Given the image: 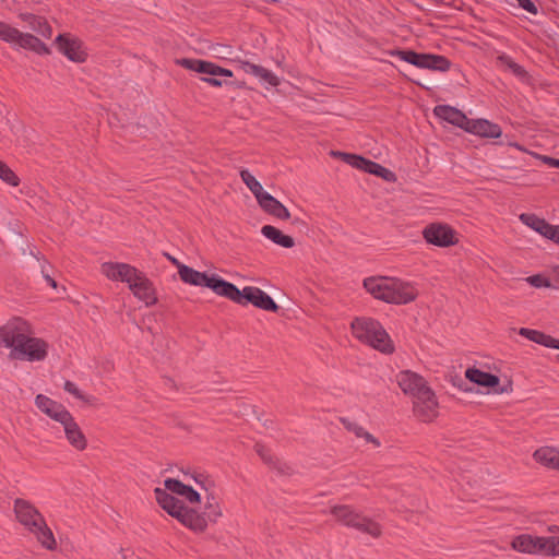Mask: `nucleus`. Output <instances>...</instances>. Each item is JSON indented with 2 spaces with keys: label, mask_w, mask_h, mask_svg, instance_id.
I'll return each mask as SVG.
<instances>
[{
  "label": "nucleus",
  "mask_w": 559,
  "mask_h": 559,
  "mask_svg": "<svg viewBox=\"0 0 559 559\" xmlns=\"http://www.w3.org/2000/svg\"><path fill=\"white\" fill-rule=\"evenodd\" d=\"M154 493L158 506L165 512L194 533H203L211 523H215L222 516V509L214 498H207L203 512L185 506L173 493L190 503L200 502V493L180 480L167 478L164 488H155Z\"/></svg>",
  "instance_id": "nucleus-1"
},
{
  "label": "nucleus",
  "mask_w": 559,
  "mask_h": 559,
  "mask_svg": "<svg viewBox=\"0 0 559 559\" xmlns=\"http://www.w3.org/2000/svg\"><path fill=\"white\" fill-rule=\"evenodd\" d=\"M0 347L10 349L11 359L27 361H41L49 350V344L36 337L32 325L19 317L0 326Z\"/></svg>",
  "instance_id": "nucleus-2"
},
{
  "label": "nucleus",
  "mask_w": 559,
  "mask_h": 559,
  "mask_svg": "<svg viewBox=\"0 0 559 559\" xmlns=\"http://www.w3.org/2000/svg\"><path fill=\"white\" fill-rule=\"evenodd\" d=\"M364 287L376 299L394 305L412 302L418 296V290L413 283L397 277H368L364 281Z\"/></svg>",
  "instance_id": "nucleus-3"
},
{
  "label": "nucleus",
  "mask_w": 559,
  "mask_h": 559,
  "mask_svg": "<svg viewBox=\"0 0 559 559\" xmlns=\"http://www.w3.org/2000/svg\"><path fill=\"white\" fill-rule=\"evenodd\" d=\"M14 512L17 521L29 532L36 535L38 542L47 549H55L56 540L50 528L47 527L43 515L28 501L16 499Z\"/></svg>",
  "instance_id": "nucleus-4"
},
{
  "label": "nucleus",
  "mask_w": 559,
  "mask_h": 559,
  "mask_svg": "<svg viewBox=\"0 0 559 559\" xmlns=\"http://www.w3.org/2000/svg\"><path fill=\"white\" fill-rule=\"evenodd\" d=\"M352 332L357 340L383 354H392L394 352V344L390 335L383 326L373 319H355L352 322Z\"/></svg>",
  "instance_id": "nucleus-5"
},
{
  "label": "nucleus",
  "mask_w": 559,
  "mask_h": 559,
  "mask_svg": "<svg viewBox=\"0 0 559 559\" xmlns=\"http://www.w3.org/2000/svg\"><path fill=\"white\" fill-rule=\"evenodd\" d=\"M511 547L522 554L559 557V533L551 536L521 534L513 538Z\"/></svg>",
  "instance_id": "nucleus-6"
},
{
  "label": "nucleus",
  "mask_w": 559,
  "mask_h": 559,
  "mask_svg": "<svg viewBox=\"0 0 559 559\" xmlns=\"http://www.w3.org/2000/svg\"><path fill=\"white\" fill-rule=\"evenodd\" d=\"M228 286L229 287H226V293L224 294V297L228 298L229 300L238 305L246 306L248 304H251L254 307L265 311H276L278 308L275 301L271 298V296H269L259 287L246 286L242 290H240L229 282Z\"/></svg>",
  "instance_id": "nucleus-7"
},
{
  "label": "nucleus",
  "mask_w": 559,
  "mask_h": 559,
  "mask_svg": "<svg viewBox=\"0 0 559 559\" xmlns=\"http://www.w3.org/2000/svg\"><path fill=\"white\" fill-rule=\"evenodd\" d=\"M177 63L188 70L203 74L204 76L201 80L215 87L223 86L226 83V79L234 75L229 69L205 60L183 58L177 60Z\"/></svg>",
  "instance_id": "nucleus-8"
},
{
  "label": "nucleus",
  "mask_w": 559,
  "mask_h": 559,
  "mask_svg": "<svg viewBox=\"0 0 559 559\" xmlns=\"http://www.w3.org/2000/svg\"><path fill=\"white\" fill-rule=\"evenodd\" d=\"M332 514L344 525L354 527L362 533L371 535L372 537H378L381 534V527L377 522L364 516L347 506L333 508Z\"/></svg>",
  "instance_id": "nucleus-9"
},
{
  "label": "nucleus",
  "mask_w": 559,
  "mask_h": 559,
  "mask_svg": "<svg viewBox=\"0 0 559 559\" xmlns=\"http://www.w3.org/2000/svg\"><path fill=\"white\" fill-rule=\"evenodd\" d=\"M180 280L189 285L207 287L212 289L216 295L224 297L228 282L216 276L209 275L204 272H199L190 266H180Z\"/></svg>",
  "instance_id": "nucleus-10"
},
{
  "label": "nucleus",
  "mask_w": 559,
  "mask_h": 559,
  "mask_svg": "<svg viewBox=\"0 0 559 559\" xmlns=\"http://www.w3.org/2000/svg\"><path fill=\"white\" fill-rule=\"evenodd\" d=\"M392 55L420 69H429L441 72H445L450 69V61L443 56L418 53L413 50H397Z\"/></svg>",
  "instance_id": "nucleus-11"
},
{
  "label": "nucleus",
  "mask_w": 559,
  "mask_h": 559,
  "mask_svg": "<svg viewBox=\"0 0 559 559\" xmlns=\"http://www.w3.org/2000/svg\"><path fill=\"white\" fill-rule=\"evenodd\" d=\"M423 237L428 243L440 248L454 246L459 241L456 231L443 223H432L426 226Z\"/></svg>",
  "instance_id": "nucleus-12"
},
{
  "label": "nucleus",
  "mask_w": 559,
  "mask_h": 559,
  "mask_svg": "<svg viewBox=\"0 0 559 559\" xmlns=\"http://www.w3.org/2000/svg\"><path fill=\"white\" fill-rule=\"evenodd\" d=\"M332 155L340 156L344 162L354 168L364 170L368 174L376 175L386 181H394L395 175L388 168L381 166L380 164L366 159L361 156L342 153V152H332Z\"/></svg>",
  "instance_id": "nucleus-13"
},
{
  "label": "nucleus",
  "mask_w": 559,
  "mask_h": 559,
  "mask_svg": "<svg viewBox=\"0 0 559 559\" xmlns=\"http://www.w3.org/2000/svg\"><path fill=\"white\" fill-rule=\"evenodd\" d=\"M413 412L418 419L425 423H430L438 416L439 404L430 388L413 400Z\"/></svg>",
  "instance_id": "nucleus-14"
},
{
  "label": "nucleus",
  "mask_w": 559,
  "mask_h": 559,
  "mask_svg": "<svg viewBox=\"0 0 559 559\" xmlns=\"http://www.w3.org/2000/svg\"><path fill=\"white\" fill-rule=\"evenodd\" d=\"M128 287L133 296L138 300L144 302L145 306H153L157 302V296L153 283L140 270L128 284Z\"/></svg>",
  "instance_id": "nucleus-15"
},
{
  "label": "nucleus",
  "mask_w": 559,
  "mask_h": 559,
  "mask_svg": "<svg viewBox=\"0 0 559 559\" xmlns=\"http://www.w3.org/2000/svg\"><path fill=\"white\" fill-rule=\"evenodd\" d=\"M58 50L73 62H84L87 51L84 44L69 34H61L56 38Z\"/></svg>",
  "instance_id": "nucleus-16"
},
{
  "label": "nucleus",
  "mask_w": 559,
  "mask_h": 559,
  "mask_svg": "<svg viewBox=\"0 0 559 559\" xmlns=\"http://www.w3.org/2000/svg\"><path fill=\"white\" fill-rule=\"evenodd\" d=\"M138 269L131 264L123 262H104L100 264V273L114 282H121L129 284L131 280L136 275Z\"/></svg>",
  "instance_id": "nucleus-17"
},
{
  "label": "nucleus",
  "mask_w": 559,
  "mask_h": 559,
  "mask_svg": "<svg viewBox=\"0 0 559 559\" xmlns=\"http://www.w3.org/2000/svg\"><path fill=\"white\" fill-rule=\"evenodd\" d=\"M396 381L401 390L413 399L421 394L423 391L428 390L429 386L426 380L418 373L411 370H403L396 376Z\"/></svg>",
  "instance_id": "nucleus-18"
},
{
  "label": "nucleus",
  "mask_w": 559,
  "mask_h": 559,
  "mask_svg": "<svg viewBox=\"0 0 559 559\" xmlns=\"http://www.w3.org/2000/svg\"><path fill=\"white\" fill-rule=\"evenodd\" d=\"M59 424L62 426L64 437L72 448L78 451H84L87 448V439L72 414Z\"/></svg>",
  "instance_id": "nucleus-19"
},
{
  "label": "nucleus",
  "mask_w": 559,
  "mask_h": 559,
  "mask_svg": "<svg viewBox=\"0 0 559 559\" xmlns=\"http://www.w3.org/2000/svg\"><path fill=\"white\" fill-rule=\"evenodd\" d=\"M37 408L52 420L60 423L71 413L59 402L44 394H37L35 397Z\"/></svg>",
  "instance_id": "nucleus-20"
},
{
  "label": "nucleus",
  "mask_w": 559,
  "mask_h": 559,
  "mask_svg": "<svg viewBox=\"0 0 559 559\" xmlns=\"http://www.w3.org/2000/svg\"><path fill=\"white\" fill-rule=\"evenodd\" d=\"M465 131L486 139H498L502 135L500 126L487 119H468Z\"/></svg>",
  "instance_id": "nucleus-21"
},
{
  "label": "nucleus",
  "mask_w": 559,
  "mask_h": 559,
  "mask_svg": "<svg viewBox=\"0 0 559 559\" xmlns=\"http://www.w3.org/2000/svg\"><path fill=\"white\" fill-rule=\"evenodd\" d=\"M465 377L471 382H474V383L485 386V388L492 389L495 393H503V392L508 391L504 388H498L500 380L497 376L485 372L477 368H468L465 371Z\"/></svg>",
  "instance_id": "nucleus-22"
},
{
  "label": "nucleus",
  "mask_w": 559,
  "mask_h": 559,
  "mask_svg": "<svg viewBox=\"0 0 559 559\" xmlns=\"http://www.w3.org/2000/svg\"><path fill=\"white\" fill-rule=\"evenodd\" d=\"M15 49H26L34 51L37 55H47L49 53L48 47L36 36L29 33H23L17 31L15 40L12 45Z\"/></svg>",
  "instance_id": "nucleus-23"
},
{
  "label": "nucleus",
  "mask_w": 559,
  "mask_h": 559,
  "mask_svg": "<svg viewBox=\"0 0 559 559\" xmlns=\"http://www.w3.org/2000/svg\"><path fill=\"white\" fill-rule=\"evenodd\" d=\"M433 114L440 120L449 122L453 126H456L463 130L467 124L468 118L461 110L449 106V105H438L433 109Z\"/></svg>",
  "instance_id": "nucleus-24"
},
{
  "label": "nucleus",
  "mask_w": 559,
  "mask_h": 559,
  "mask_svg": "<svg viewBox=\"0 0 559 559\" xmlns=\"http://www.w3.org/2000/svg\"><path fill=\"white\" fill-rule=\"evenodd\" d=\"M259 205L269 213L281 219H288L290 217L289 211L285 205H283L278 200L272 197L269 192H266L262 198L258 201Z\"/></svg>",
  "instance_id": "nucleus-25"
},
{
  "label": "nucleus",
  "mask_w": 559,
  "mask_h": 559,
  "mask_svg": "<svg viewBox=\"0 0 559 559\" xmlns=\"http://www.w3.org/2000/svg\"><path fill=\"white\" fill-rule=\"evenodd\" d=\"M20 19L26 23V26L39 34L45 38H50L52 35V28L41 16L34 15L32 13H21Z\"/></svg>",
  "instance_id": "nucleus-26"
},
{
  "label": "nucleus",
  "mask_w": 559,
  "mask_h": 559,
  "mask_svg": "<svg viewBox=\"0 0 559 559\" xmlns=\"http://www.w3.org/2000/svg\"><path fill=\"white\" fill-rule=\"evenodd\" d=\"M536 462L542 465L559 471V450L554 447H542L534 454Z\"/></svg>",
  "instance_id": "nucleus-27"
},
{
  "label": "nucleus",
  "mask_w": 559,
  "mask_h": 559,
  "mask_svg": "<svg viewBox=\"0 0 559 559\" xmlns=\"http://www.w3.org/2000/svg\"><path fill=\"white\" fill-rule=\"evenodd\" d=\"M261 234L272 242L283 248H292L295 245V241L290 236L284 235L280 229L271 225L263 226L261 228Z\"/></svg>",
  "instance_id": "nucleus-28"
},
{
  "label": "nucleus",
  "mask_w": 559,
  "mask_h": 559,
  "mask_svg": "<svg viewBox=\"0 0 559 559\" xmlns=\"http://www.w3.org/2000/svg\"><path fill=\"white\" fill-rule=\"evenodd\" d=\"M497 63L501 69L511 72L516 78L523 81L527 79L525 69L516 63L509 55L500 53L497 57Z\"/></svg>",
  "instance_id": "nucleus-29"
},
{
  "label": "nucleus",
  "mask_w": 559,
  "mask_h": 559,
  "mask_svg": "<svg viewBox=\"0 0 559 559\" xmlns=\"http://www.w3.org/2000/svg\"><path fill=\"white\" fill-rule=\"evenodd\" d=\"M519 219L524 224L526 225L527 227H530L531 229H533L534 231L538 233L539 235H542L544 237L548 226H549V223H547L544 218L535 215V214H531V213H522L520 216H519Z\"/></svg>",
  "instance_id": "nucleus-30"
},
{
  "label": "nucleus",
  "mask_w": 559,
  "mask_h": 559,
  "mask_svg": "<svg viewBox=\"0 0 559 559\" xmlns=\"http://www.w3.org/2000/svg\"><path fill=\"white\" fill-rule=\"evenodd\" d=\"M240 177L247 188L252 192L257 201H259L262 195L266 193L260 181H258L257 178L248 169H241Z\"/></svg>",
  "instance_id": "nucleus-31"
},
{
  "label": "nucleus",
  "mask_w": 559,
  "mask_h": 559,
  "mask_svg": "<svg viewBox=\"0 0 559 559\" xmlns=\"http://www.w3.org/2000/svg\"><path fill=\"white\" fill-rule=\"evenodd\" d=\"M519 334L534 343L551 348L554 337H551L550 335H546L543 332L527 328H521L519 330Z\"/></svg>",
  "instance_id": "nucleus-32"
},
{
  "label": "nucleus",
  "mask_w": 559,
  "mask_h": 559,
  "mask_svg": "<svg viewBox=\"0 0 559 559\" xmlns=\"http://www.w3.org/2000/svg\"><path fill=\"white\" fill-rule=\"evenodd\" d=\"M253 76L257 78L260 83L266 87H276L281 83V80L276 74L259 64L253 73Z\"/></svg>",
  "instance_id": "nucleus-33"
},
{
  "label": "nucleus",
  "mask_w": 559,
  "mask_h": 559,
  "mask_svg": "<svg viewBox=\"0 0 559 559\" xmlns=\"http://www.w3.org/2000/svg\"><path fill=\"white\" fill-rule=\"evenodd\" d=\"M0 178L8 185L16 187L19 185V178L14 171L2 160H0Z\"/></svg>",
  "instance_id": "nucleus-34"
},
{
  "label": "nucleus",
  "mask_w": 559,
  "mask_h": 559,
  "mask_svg": "<svg viewBox=\"0 0 559 559\" xmlns=\"http://www.w3.org/2000/svg\"><path fill=\"white\" fill-rule=\"evenodd\" d=\"M17 31H19L17 28H15L4 22H0V39L10 44L11 46L13 45V43L15 40Z\"/></svg>",
  "instance_id": "nucleus-35"
},
{
  "label": "nucleus",
  "mask_w": 559,
  "mask_h": 559,
  "mask_svg": "<svg viewBox=\"0 0 559 559\" xmlns=\"http://www.w3.org/2000/svg\"><path fill=\"white\" fill-rule=\"evenodd\" d=\"M63 388H64V391H67L69 394L73 395L74 397H76L85 403L91 404L94 400L92 396L83 394L81 392V390L76 386V384L71 381H66Z\"/></svg>",
  "instance_id": "nucleus-36"
},
{
  "label": "nucleus",
  "mask_w": 559,
  "mask_h": 559,
  "mask_svg": "<svg viewBox=\"0 0 559 559\" xmlns=\"http://www.w3.org/2000/svg\"><path fill=\"white\" fill-rule=\"evenodd\" d=\"M212 51H213L214 56L219 59L229 60V61H231V59H233L231 58L233 50H231L230 46L217 44V45L213 46Z\"/></svg>",
  "instance_id": "nucleus-37"
},
{
  "label": "nucleus",
  "mask_w": 559,
  "mask_h": 559,
  "mask_svg": "<svg viewBox=\"0 0 559 559\" xmlns=\"http://www.w3.org/2000/svg\"><path fill=\"white\" fill-rule=\"evenodd\" d=\"M525 281L530 285H532L533 287H536V288L551 287L550 281L540 274L528 276V277H526Z\"/></svg>",
  "instance_id": "nucleus-38"
},
{
  "label": "nucleus",
  "mask_w": 559,
  "mask_h": 559,
  "mask_svg": "<svg viewBox=\"0 0 559 559\" xmlns=\"http://www.w3.org/2000/svg\"><path fill=\"white\" fill-rule=\"evenodd\" d=\"M231 62L237 63L239 69H241L243 72L251 74V75H253V73L258 67V64H254L252 62L243 60L239 57H235L234 59H231Z\"/></svg>",
  "instance_id": "nucleus-39"
},
{
  "label": "nucleus",
  "mask_w": 559,
  "mask_h": 559,
  "mask_svg": "<svg viewBox=\"0 0 559 559\" xmlns=\"http://www.w3.org/2000/svg\"><path fill=\"white\" fill-rule=\"evenodd\" d=\"M342 424L348 431L353 432L357 438H360L365 431L364 427H361L360 425L350 419L343 418Z\"/></svg>",
  "instance_id": "nucleus-40"
},
{
  "label": "nucleus",
  "mask_w": 559,
  "mask_h": 559,
  "mask_svg": "<svg viewBox=\"0 0 559 559\" xmlns=\"http://www.w3.org/2000/svg\"><path fill=\"white\" fill-rule=\"evenodd\" d=\"M518 8L536 15L538 14V8L532 0H515Z\"/></svg>",
  "instance_id": "nucleus-41"
},
{
  "label": "nucleus",
  "mask_w": 559,
  "mask_h": 559,
  "mask_svg": "<svg viewBox=\"0 0 559 559\" xmlns=\"http://www.w3.org/2000/svg\"><path fill=\"white\" fill-rule=\"evenodd\" d=\"M544 237L559 245V225L549 224Z\"/></svg>",
  "instance_id": "nucleus-42"
},
{
  "label": "nucleus",
  "mask_w": 559,
  "mask_h": 559,
  "mask_svg": "<svg viewBox=\"0 0 559 559\" xmlns=\"http://www.w3.org/2000/svg\"><path fill=\"white\" fill-rule=\"evenodd\" d=\"M532 155L550 167L559 168V159L557 158H552L546 155H539L537 153H532Z\"/></svg>",
  "instance_id": "nucleus-43"
},
{
  "label": "nucleus",
  "mask_w": 559,
  "mask_h": 559,
  "mask_svg": "<svg viewBox=\"0 0 559 559\" xmlns=\"http://www.w3.org/2000/svg\"><path fill=\"white\" fill-rule=\"evenodd\" d=\"M191 477L193 478V480L200 485L202 488L206 489L207 490V486L211 485V481L209 480V478L206 476H204L203 474H193L191 475Z\"/></svg>",
  "instance_id": "nucleus-44"
},
{
  "label": "nucleus",
  "mask_w": 559,
  "mask_h": 559,
  "mask_svg": "<svg viewBox=\"0 0 559 559\" xmlns=\"http://www.w3.org/2000/svg\"><path fill=\"white\" fill-rule=\"evenodd\" d=\"M362 439L366 440V442H369V443H372L373 447H380V442L378 439H376L371 433H369L368 431H364V433L361 435Z\"/></svg>",
  "instance_id": "nucleus-45"
},
{
  "label": "nucleus",
  "mask_w": 559,
  "mask_h": 559,
  "mask_svg": "<svg viewBox=\"0 0 559 559\" xmlns=\"http://www.w3.org/2000/svg\"><path fill=\"white\" fill-rule=\"evenodd\" d=\"M135 557L133 556V554H129L128 551H124V550H119L116 555H115V559H134Z\"/></svg>",
  "instance_id": "nucleus-46"
},
{
  "label": "nucleus",
  "mask_w": 559,
  "mask_h": 559,
  "mask_svg": "<svg viewBox=\"0 0 559 559\" xmlns=\"http://www.w3.org/2000/svg\"><path fill=\"white\" fill-rule=\"evenodd\" d=\"M43 274H44V277L46 280V282L52 287V288H56L57 287V283L56 281L47 273H45V270L43 269Z\"/></svg>",
  "instance_id": "nucleus-47"
},
{
  "label": "nucleus",
  "mask_w": 559,
  "mask_h": 559,
  "mask_svg": "<svg viewBox=\"0 0 559 559\" xmlns=\"http://www.w3.org/2000/svg\"><path fill=\"white\" fill-rule=\"evenodd\" d=\"M167 258H168V260H169L174 265H176V266H177V269H178V274L180 275V266H187V265H186V264L180 263L176 258H174V257H171V255H169V254H167Z\"/></svg>",
  "instance_id": "nucleus-48"
},
{
  "label": "nucleus",
  "mask_w": 559,
  "mask_h": 559,
  "mask_svg": "<svg viewBox=\"0 0 559 559\" xmlns=\"http://www.w3.org/2000/svg\"><path fill=\"white\" fill-rule=\"evenodd\" d=\"M550 273L554 280L559 283V265L551 267Z\"/></svg>",
  "instance_id": "nucleus-49"
},
{
  "label": "nucleus",
  "mask_w": 559,
  "mask_h": 559,
  "mask_svg": "<svg viewBox=\"0 0 559 559\" xmlns=\"http://www.w3.org/2000/svg\"><path fill=\"white\" fill-rule=\"evenodd\" d=\"M510 145L515 147L516 150H519L521 152H526L525 148L522 145L518 144V143H511Z\"/></svg>",
  "instance_id": "nucleus-50"
},
{
  "label": "nucleus",
  "mask_w": 559,
  "mask_h": 559,
  "mask_svg": "<svg viewBox=\"0 0 559 559\" xmlns=\"http://www.w3.org/2000/svg\"><path fill=\"white\" fill-rule=\"evenodd\" d=\"M551 348L559 349V338H554L552 340Z\"/></svg>",
  "instance_id": "nucleus-51"
},
{
  "label": "nucleus",
  "mask_w": 559,
  "mask_h": 559,
  "mask_svg": "<svg viewBox=\"0 0 559 559\" xmlns=\"http://www.w3.org/2000/svg\"><path fill=\"white\" fill-rule=\"evenodd\" d=\"M548 531L551 532V533H559V527L558 526H549L548 527Z\"/></svg>",
  "instance_id": "nucleus-52"
},
{
  "label": "nucleus",
  "mask_w": 559,
  "mask_h": 559,
  "mask_svg": "<svg viewBox=\"0 0 559 559\" xmlns=\"http://www.w3.org/2000/svg\"><path fill=\"white\" fill-rule=\"evenodd\" d=\"M258 451H259L260 456H262L263 459H265L264 454H263L260 450H258Z\"/></svg>",
  "instance_id": "nucleus-53"
}]
</instances>
